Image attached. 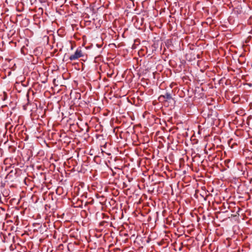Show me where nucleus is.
Wrapping results in <instances>:
<instances>
[{
    "instance_id": "obj_1",
    "label": "nucleus",
    "mask_w": 252,
    "mask_h": 252,
    "mask_svg": "<svg viewBox=\"0 0 252 252\" xmlns=\"http://www.w3.org/2000/svg\"><path fill=\"white\" fill-rule=\"evenodd\" d=\"M83 53L82 52L81 49H77L73 54L69 56V59L71 61H75L78 60L79 58L83 57Z\"/></svg>"
},
{
    "instance_id": "obj_2",
    "label": "nucleus",
    "mask_w": 252,
    "mask_h": 252,
    "mask_svg": "<svg viewBox=\"0 0 252 252\" xmlns=\"http://www.w3.org/2000/svg\"><path fill=\"white\" fill-rule=\"evenodd\" d=\"M160 102H164L171 100H173L171 94L169 93H166L164 94L160 95L158 97Z\"/></svg>"
},
{
    "instance_id": "obj_3",
    "label": "nucleus",
    "mask_w": 252,
    "mask_h": 252,
    "mask_svg": "<svg viewBox=\"0 0 252 252\" xmlns=\"http://www.w3.org/2000/svg\"><path fill=\"white\" fill-rule=\"evenodd\" d=\"M100 215L102 216V218L104 219V220L100 222L99 225L100 226H104L105 223H107L108 221L106 220V219L108 220L109 217L107 215H105L104 213H100Z\"/></svg>"
},
{
    "instance_id": "obj_4",
    "label": "nucleus",
    "mask_w": 252,
    "mask_h": 252,
    "mask_svg": "<svg viewBox=\"0 0 252 252\" xmlns=\"http://www.w3.org/2000/svg\"><path fill=\"white\" fill-rule=\"evenodd\" d=\"M93 203H94V200H92L91 201H89V202H87L86 203V205L87 204H90V206H89V207L88 208V210L89 211V212L90 213L93 212V210L94 208V206L93 205Z\"/></svg>"
},
{
    "instance_id": "obj_5",
    "label": "nucleus",
    "mask_w": 252,
    "mask_h": 252,
    "mask_svg": "<svg viewBox=\"0 0 252 252\" xmlns=\"http://www.w3.org/2000/svg\"><path fill=\"white\" fill-rule=\"evenodd\" d=\"M230 159H227V160H226L225 161V162H230Z\"/></svg>"
},
{
    "instance_id": "obj_6",
    "label": "nucleus",
    "mask_w": 252,
    "mask_h": 252,
    "mask_svg": "<svg viewBox=\"0 0 252 252\" xmlns=\"http://www.w3.org/2000/svg\"><path fill=\"white\" fill-rule=\"evenodd\" d=\"M237 98L236 97H234L233 98L232 100H233V102H234V101H235V99H237Z\"/></svg>"
},
{
    "instance_id": "obj_7",
    "label": "nucleus",
    "mask_w": 252,
    "mask_h": 252,
    "mask_svg": "<svg viewBox=\"0 0 252 252\" xmlns=\"http://www.w3.org/2000/svg\"><path fill=\"white\" fill-rule=\"evenodd\" d=\"M9 124L8 123L6 124V126H7Z\"/></svg>"
},
{
    "instance_id": "obj_8",
    "label": "nucleus",
    "mask_w": 252,
    "mask_h": 252,
    "mask_svg": "<svg viewBox=\"0 0 252 252\" xmlns=\"http://www.w3.org/2000/svg\"><path fill=\"white\" fill-rule=\"evenodd\" d=\"M55 81H56V79H54V80H53V82H54V83H55Z\"/></svg>"
},
{
    "instance_id": "obj_9",
    "label": "nucleus",
    "mask_w": 252,
    "mask_h": 252,
    "mask_svg": "<svg viewBox=\"0 0 252 252\" xmlns=\"http://www.w3.org/2000/svg\"><path fill=\"white\" fill-rule=\"evenodd\" d=\"M98 214V213H97L96 214V216H97Z\"/></svg>"
}]
</instances>
